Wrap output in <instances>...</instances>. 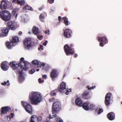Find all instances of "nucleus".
<instances>
[{"label":"nucleus","instance_id":"f257e3e1","mask_svg":"<svg viewBox=\"0 0 122 122\" xmlns=\"http://www.w3.org/2000/svg\"><path fill=\"white\" fill-rule=\"evenodd\" d=\"M24 66L22 64L21 62L16 63L15 61H12L10 62V65L12 69L14 70H16L15 73L16 74H19L18 80L19 82L21 83L25 80L24 76V74L22 72L23 70H26L27 69V66L28 62L26 61L23 62Z\"/></svg>","mask_w":122,"mask_h":122},{"label":"nucleus","instance_id":"f03ea898","mask_svg":"<svg viewBox=\"0 0 122 122\" xmlns=\"http://www.w3.org/2000/svg\"><path fill=\"white\" fill-rule=\"evenodd\" d=\"M29 98L31 104L36 105L40 102L42 99V96L39 93L32 92L29 96Z\"/></svg>","mask_w":122,"mask_h":122},{"label":"nucleus","instance_id":"7ed1b4c3","mask_svg":"<svg viewBox=\"0 0 122 122\" xmlns=\"http://www.w3.org/2000/svg\"><path fill=\"white\" fill-rule=\"evenodd\" d=\"M61 108V105L59 101L57 99H55L53 103L52 112L56 113L59 111Z\"/></svg>","mask_w":122,"mask_h":122},{"label":"nucleus","instance_id":"20e7f679","mask_svg":"<svg viewBox=\"0 0 122 122\" xmlns=\"http://www.w3.org/2000/svg\"><path fill=\"white\" fill-rule=\"evenodd\" d=\"M74 46L73 44H70L69 46L68 44H66L64 47V51L67 56L73 55L74 53V49H72L71 47Z\"/></svg>","mask_w":122,"mask_h":122},{"label":"nucleus","instance_id":"39448f33","mask_svg":"<svg viewBox=\"0 0 122 122\" xmlns=\"http://www.w3.org/2000/svg\"><path fill=\"white\" fill-rule=\"evenodd\" d=\"M0 18L3 21H7L11 19V14L8 11L2 10L1 14H0Z\"/></svg>","mask_w":122,"mask_h":122},{"label":"nucleus","instance_id":"423d86ee","mask_svg":"<svg viewBox=\"0 0 122 122\" xmlns=\"http://www.w3.org/2000/svg\"><path fill=\"white\" fill-rule=\"evenodd\" d=\"M23 44L25 48L27 49L34 45V42L31 40V39L28 37L25 39L23 41Z\"/></svg>","mask_w":122,"mask_h":122},{"label":"nucleus","instance_id":"0eeeda50","mask_svg":"<svg viewBox=\"0 0 122 122\" xmlns=\"http://www.w3.org/2000/svg\"><path fill=\"white\" fill-rule=\"evenodd\" d=\"M21 103L26 111L29 113L31 114L32 112V110L31 106L29 103L23 101L21 102Z\"/></svg>","mask_w":122,"mask_h":122},{"label":"nucleus","instance_id":"6e6552de","mask_svg":"<svg viewBox=\"0 0 122 122\" xmlns=\"http://www.w3.org/2000/svg\"><path fill=\"white\" fill-rule=\"evenodd\" d=\"M9 30L6 27L0 28V37H5L7 36Z\"/></svg>","mask_w":122,"mask_h":122},{"label":"nucleus","instance_id":"1a4fd4ad","mask_svg":"<svg viewBox=\"0 0 122 122\" xmlns=\"http://www.w3.org/2000/svg\"><path fill=\"white\" fill-rule=\"evenodd\" d=\"M98 41L100 42V46L101 47L104 46L103 44H106L108 43L107 37L105 36H102V37H98Z\"/></svg>","mask_w":122,"mask_h":122},{"label":"nucleus","instance_id":"9d476101","mask_svg":"<svg viewBox=\"0 0 122 122\" xmlns=\"http://www.w3.org/2000/svg\"><path fill=\"white\" fill-rule=\"evenodd\" d=\"M32 63L33 65L32 67L36 68L38 67H41V66L44 67L45 64L44 63H41L40 61H38L36 60H34L32 61Z\"/></svg>","mask_w":122,"mask_h":122},{"label":"nucleus","instance_id":"9b49d317","mask_svg":"<svg viewBox=\"0 0 122 122\" xmlns=\"http://www.w3.org/2000/svg\"><path fill=\"white\" fill-rule=\"evenodd\" d=\"M112 94L108 92L106 94L105 97V103L106 106L108 107L110 104L111 98Z\"/></svg>","mask_w":122,"mask_h":122},{"label":"nucleus","instance_id":"f8f14e48","mask_svg":"<svg viewBox=\"0 0 122 122\" xmlns=\"http://www.w3.org/2000/svg\"><path fill=\"white\" fill-rule=\"evenodd\" d=\"M11 110L10 107L9 106H4L2 107L0 110V115L6 114Z\"/></svg>","mask_w":122,"mask_h":122},{"label":"nucleus","instance_id":"ddd939ff","mask_svg":"<svg viewBox=\"0 0 122 122\" xmlns=\"http://www.w3.org/2000/svg\"><path fill=\"white\" fill-rule=\"evenodd\" d=\"M7 26L9 29L14 30L16 28L15 22L14 21H9L7 23Z\"/></svg>","mask_w":122,"mask_h":122},{"label":"nucleus","instance_id":"4468645a","mask_svg":"<svg viewBox=\"0 0 122 122\" xmlns=\"http://www.w3.org/2000/svg\"><path fill=\"white\" fill-rule=\"evenodd\" d=\"M72 32L71 30L68 29H66L64 31L63 35L66 38H69L71 36Z\"/></svg>","mask_w":122,"mask_h":122},{"label":"nucleus","instance_id":"2eb2a0df","mask_svg":"<svg viewBox=\"0 0 122 122\" xmlns=\"http://www.w3.org/2000/svg\"><path fill=\"white\" fill-rule=\"evenodd\" d=\"M7 2L6 0H2L0 4V9L1 10L6 9L7 6Z\"/></svg>","mask_w":122,"mask_h":122},{"label":"nucleus","instance_id":"dca6fc26","mask_svg":"<svg viewBox=\"0 0 122 122\" xmlns=\"http://www.w3.org/2000/svg\"><path fill=\"white\" fill-rule=\"evenodd\" d=\"M66 83L63 81L61 83L59 86H58L57 91L60 92H63V91L66 89Z\"/></svg>","mask_w":122,"mask_h":122},{"label":"nucleus","instance_id":"f3484780","mask_svg":"<svg viewBox=\"0 0 122 122\" xmlns=\"http://www.w3.org/2000/svg\"><path fill=\"white\" fill-rule=\"evenodd\" d=\"M81 96L82 98L86 100H88L90 98L88 92L86 91L83 92Z\"/></svg>","mask_w":122,"mask_h":122},{"label":"nucleus","instance_id":"a211bd4d","mask_svg":"<svg viewBox=\"0 0 122 122\" xmlns=\"http://www.w3.org/2000/svg\"><path fill=\"white\" fill-rule=\"evenodd\" d=\"M0 66L2 69L4 71H6L9 68L8 63L5 61L2 62Z\"/></svg>","mask_w":122,"mask_h":122},{"label":"nucleus","instance_id":"6ab92c4d","mask_svg":"<svg viewBox=\"0 0 122 122\" xmlns=\"http://www.w3.org/2000/svg\"><path fill=\"white\" fill-rule=\"evenodd\" d=\"M107 117L110 120L112 121L115 118V115L113 112L109 113L107 115Z\"/></svg>","mask_w":122,"mask_h":122},{"label":"nucleus","instance_id":"aec40b11","mask_svg":"<svg viewBox=\"0 0 122 122\" xmlns=\"http://www.w3.org/2000/svg\"><path fill=\"white\" fill-rule=\"evenodd\" d=\"M75 103L78 106L81 107L82 106L83 103L80 98H77L75 100Z\"/></svg>","mask_w":122,"mask_h":122},{"label":"nucleus","instance_id":"412c9836","mask_svg":"<svg viewBox=\"0 0 122 122\" xmlns=\"http://www.w3.org/2000/svg\"><path fill=\"white\" fill-rule=\"evenodd\" d=\"M57 72L55 70H52L51 72L50 77L52 78L53 80V79L55 78L57 76Z\"/></svg>","mask_w":122,"mask_h":122},{"label":"nucleus","instance_id":"4be33fe9","mask_svg":"<svg viewBox=\"0 0 122 122\" xmlns=\"http://www.w3.org/2000/svg\"><path fill=\"white\" fill-rule=\"evenodd\" d=\"M89 104L88 103H83L82 107L85 110L88 111L89 110Z\"/></svg>","mask_w":122,"mask_h":122},{"label":"nucleus","instance_id":"5701e85b","mask_svg":"<svg viewBox=\"0 0 122 122\" xmlns=\"http://www.w3.org/2000/svg\"><path fill=\"white\" fill-rule=\"evenodd\" d=\"M13 43L11 41L9 42L7 41L5 43L6 45L7 48L9 49H12V46H13Z\"/></svg>","mask_w":122,"mask_h":122},{"label":"nucleus","instance_id":"b1692460","mask_svg":"<svg viewBox=\"0 0 122 122\" xmlns=\"http://www.w3.org/2000/svg\"><path fill=\"white\" fill-rule=\"evenodd\" d=\"M62 19L64 20V23L66 26L70 24V23L68 20V19L66 17H64L62 18Z\"/></svg>","mask_w":122,"mask_h":122},{"label":"nucleus","instance_id":"393cba45","mask_svg":"<svg viewBox=\"0 0 122 122\" xmlns=\"http://www.w3.org/2000/svg\"><path fill=\"white\" fill-rule=\"evenodd\" d=\"M32 31L33 33L36 35L38 34L39 33L38 28L35 26L33 28Z\"/></svg>","mask_w":122,"mask_h":122},{"label":"nucleus","instance_id":"a878e982","mask_svg":"<svg viewBox=\"0 0 122 122\" xmlns=\"http://www.w3.org/2000/svg\"><path fill=\"white\" fill-rule=\"evenodd\" d=\"M19 41V38L18 37L15 36L13 37V39L11 40V42L13 43L18 42Z\"/></svg>","mask_w":122,"mask_h":122},{"label":"nucleus","instance_id":"bb28decb","mask_svg":"<svg viewBox=\"0 0 122 122\" xmlns=\"http://www.w3.org/2000/svg\"><path fill=\"white\" fill-rule=\"evenodd\" d=\"M89 110H93L96 109V107L94 104H89Z\"/></svg>","mask_w":122,"mask_h":122},{"label":"nucleus","instance_id":"cd10ccee","mask_svg":"<svg viewBox=\"0 0 122 122\" xmlns=\"http://www.w3.org/2000/svg\"><path fill=\"white\" fill-rule=\"evenodd\" d=\"M44 16L43 15L41 14L39 16V19L42 22L44 21Z\"/></svg>","mask_w":122,"mask_h":122},{"label":"nucleus","instance_id":"c85d7f7f","mask_svg":"<svg viewBox=\"0 0 122 122\" xmlns=\"http://www.w3.org/2000/svg\"><path fill=\"white\" fill-rule=\"evenodd\" d=\"M23 9L24 10L26 9L30 10H32L31 9V8L28 5H25V7L23 8Z\"/></svg>","mask_w":122,"mask_h":122},{"label":"nucleus","instance_id":"c756f323","mask_svg":"<svg viewBox=\"0 0 122 122\" xmlns=\"http://www.w3.org/2000/svg\"><path fill=\"white\" fill-rule=\"evenodd\" d=\"M35 118L37 119V120L38 122H41L42 121V118L41 116H39L38 117L36 116H35Z\"/></svg>","mask_w":122,"mask_h":122},{"label":"nucleus","instance_id":"7c9ffc66","mask_svg":"<svg viewBox=\"0 0 122 122\" xmlns=\"http://www.w3.org/2000/svg\"><path fill=\"white\" fill-rule=\"evenodd\" d=\"M34 116H32L30 118V120L29 122H35L34 121V120L35 118Z\"/></svg>","mask_w":122,"mask_h":122},{"label":"nucleus","instance_id":"2f4dec72","mask_svg":"<svg viewBox=\"0 0 122 122\" xmlns=\"http://www.w3.org/2000/svg\"><path fill=\"white\" fill-rule=\"evenodd\" d=\"M56 91V90H54L51 91L50 93V94L52 96H55L56 95V93L55 92Z\"/></svg>","mask_w":122,"mask_h":122},{"label":"nucleus","instance_id":"473e14b6","mask_svg":"<svg viewBox=\"0 0 122 122\" xmlns=\"http://www.w3.org/2000/svg\"><path fill=\"white\" fill-rule=\"evenodd\" d=\"M9 81V80H7L6 82L5 81L4 83L2 82L1 83V84L3 85H6L7 86H8L10 84Z\"/></svg>","mask_w":122,"mask_h":122},{"label":"nucleus","instance_id":"72a5a7b5","mask_svg":"<svg viewBox=\"0 0 122 122\" xmlns=\"http://www.w3.org/2000/svg\"><path fill=\"white\" fill-rule=\"evenodd\" d=\"M103 112V110L102 109L99 108L98 109V112H97L98 114H99Z\"/></svg>","mask_w":122,"mask_h":122},{"label":"nucleus","instance_id":"f704fd0d","mask_svg":"<svg viewBox=\"0 0 122 122\" xmlns=\"http://www.w3.org/2000/svg\"><path fill=\"white\" fill-rule=\"evenodd\" d=\"M71 92V90L70 89H68L66 90V91L65 93V94L66 95H68L69 94V92Z\"/></svg>","mask_w":122,"mask_h":122},{"label":"nucleus","instance_id":"c9c22d12","mask_svg":"<svg viewBox=\"0 0 122 122\" xmlns=\"http://www.w3.org/2000/svg\"><path fill=\"white\" fill-rule=\"evenodd\" d=\"M95 87V86H92L91 87H90V86H86V88H88V89L89 90L91 89H94V88Z\"/></svg>","mask_w":122,"mask_h":122},{"label":"nucleus","instance_id":"e433bc0d","mask_svg":"<svg viewBox=\"0 0 122 122\" xmlns=\"http://www.w3.org/2000/svg\"><path fill=\"white\" fill-rule=\"evenodd\" d=\"M35 70L34 69H32L30 70L29 71V73L30 74H33L35 72Z\"/></svg>","mask_w":122,"mask_h":122},{"label":"nucleus","instance_id":"4c0bfd02","mask_svg":"<svg viewBox=\"0 0 122 122\" xmlns=\"http://www.w3.org/2000/svg\"><path fill=\"white\" fill-rule=\"evenodd\" d=\"M17 1V3L19 5H22L23 4H22V2L21 1L19 0H16Z\"/></svg>","mask_w":122,"mask_h":122},{"label":"nucleus","instance_id":"58836bf2","mask_svg":"<svg viewBox=\"0 0 122 122\" xmlns=\"http://www.w3.org/2000/svg\"><path fill=\"white\" fill-rule=\"evenodd\" d=\"M43 46L42 45H40V47L38 48L39 50L40 49H41L42 50H43Z\"/></svg>","mask_w":122,"mask_h":122},{"label":"nucleus","instance_id":"ea45409f","mask_svg":"<svg viewBox=\"0 0 122 122\" xmlns=\"http://www.w3.org/2000/svg\"><path fill=\"white\" fill-rule=\"evenodd\" d=\"M43 37V36L42 35H40V36H37V38L40 40H42V38Z\"/></svg>","mask_w":122,"mask_h":122},{"label":"nucleus","instance_id":"a19ab883","mask_svg":"<svg viewBox=\"0 0 122 122\" xmlns=\"http://www.w3.org/2000/svg\"><path fill=\"white\" fill-rule=\"evenodd\" d=\"M39 82V83H43L44 82L43 80H41V78H39L38 79Z\"/></svg>","mask_w":122,"mask_h":122},{"label":"nucleus","instance_id":"79ce46f5","mask_svg":"<svg viewBox=\"0 0 122 122\" xmlns=\"http://www.w3.org/2000/svg\"><path fill=\"white\" fill-rule=\"evenodd\" d=\"M45 33L46 34L47 33L48 35H49L50 34V30L49 29L47 30V31L45 30Z\"/></svg>","mask_w":122,"mask_h":122},{"label":"nucleus","instance_id":"37998d69","mask_svg":"<svg viewBox=\"0 0 122 122\" xmlns=\"http://www.w3.org/2000/svg\"><path fill=\"white\" fill-rule=\"evenodd\" d=\"M24 58L23 57H21L20 59V62H21V64L23 63V61Z\"/></svg>","mask_w":122,"mask_h":122},{"label":"nucleus","instance_id":"c03bdc74","mask_svg":"<svg viewBox=\"0 0 122 122\" xmlns=\"http://www.w3.org/2000/svg\"><path fill=\"white\" fill-rule=\"evenodd\" d=\"M49 3L50 4H52L54 2V0H48Z\"/></svg>","mask_w":122,"mask_h":122},{"label":"nucleus","instance_id":"a18cd8bd","mask_svg":"<svg viewBox=\"0 0 122 122\" xmlns=\"http://www.w3.org/2000/svg\"><path fill=\"white\" fill-rule=\"evenodd\" d=\"M48 42L47 41H45V42H44L43 43V44L44 46H45L47 44V43Z\"/></svg>","mask_w":122,"mask_h":122},{"label":"nucleus","instance_id":"49530a36","mask_svg":"<svg viewBox=\"0 0 122 122\" xmlns=\"http://www.w3.org/2000/svg\"><path fill=\"white\" fill-rule=\"evenodd\" d=\"M47 76L46 75H43L42 77L44 79H46V78Z\"/></svg>","mask_w":122,"mask_h":122},{"label":"nucleus","instance_id":"de8ad7c7","mask_svg":"<svg viewBox=\"0 0 122 122\" xmlns=\"http://www.w3.org/2000/svg\"><path fill=\"white\" fill-rule=\"evenodd\" d=\"M58 112H56V113H54L52 112V113L53 114V116L54 117H55L56 116V113H57Z\"/></svg>","mask_w":122,"mask_h":122},{"label":"nucleus","instance_id":"09e8293b","mask_svg":"<svg viewBox=\"0 0 122 122\" xmlns=\"http://www.w3.org/2000/svg\"><path fill=\"white\" fill-rule=\"evenodd\" d=\"M56 121L57 122H63L62 121L60 120L59 119H57Z\"/></svg>","mask_w":122,"mask_h":122},{"label":"nucleus","instance_id":"8fccbe9b","mask_svg":"<svg viewBox=\"0 0 122 122\" xmlns=\"http://www.w3.org/2000/svg\"><path fill=\"white\" fill-rule=\"evenodd\" d=\"M14 114L13 113H11L10 114L11 116V118H13V116L14 115Z\"/></svg>","mask_w":122,"mask_h":122},{"label":"nucleus","instance_id":"3c124183","mask_svg":"<svg viewBox=\"0 0 122 122\" xmlns=\"http://www.w3.org/2000/svg\"><path fill=\"white\" fill-rule=\"evenodd\" d=\"M49 122V118H47L46 121H45V122Z\"/></svg>","mask_w":122,"mask_h":122},{"label":"nucleus","instance_id":"603ef678","mask_svg":"<svg viewBox=\"0 0 122 122\" xmlns=\"http://www.w3.org/2000/svg\"><path fill=\"white\" fill-rule=\"evenodd\" d=\"M74 57L75 58H76L77 56L78 55L76 54L75 53L74 54Z\"/></svg>","mask_w":122,"mask_h":122},{"label":"nucleus","instance_id":"864d4df0","mask_svg":"<svg viewBox=\"0 0 122 122\" xmlns=\"http://www.w3.org/2000/svg\"><path fill=\"white\" fill-rule=\"evenodd\" d=\"M61 17L60 16H59L58 17V20L60 21H61Z\"/></svg>","mask_w":122,"mask_h":122},{"label":"nucleus","instance_id":"5fc2aeb1","mask_svg":"<svg viewBox=\"0 0 122 122\" xmlns=\"http://www.w3.org/2000/svg\"><path fill=\"white\" fill-rule=\"evenodd\" d=\"M21 2H22V4H24L25 3L24 0H21Z\"/></svg>","mask_w":122,"mask_h":122},{"label":"nucleus","instance_id":"6e6d98bb","mask_svg":"<svg viewBox=\"0 0 122 122\" xmlns=\"http://www.w3.org/2000/svg\"><path fill=\"white\" fill-rule=\"evenodd\" d=\"M49 118V121H50V119H51L52 118V117H51V115H49V117H47V118H46V119L47 118Z\"/></svg>","mask_w":122,"mask_h":122},{"label":"nucleus","instance_id":"4d7b16f0","mask_svg":"<svg viewBox=\"0 0 122 122\" xmlns=\"http://www.w3.org/2000/svg\"><path fill=\"white\" fill-rule=\"evenodd\" d=\"M22 33V32L21 31H20L19 32L18 35L19 36H20L21 35Z\"/></svg>","mask_w":122,"mask_h":122},{"label":"nucleus","instance_id":"13d9d810","mask_svg":"<svg viewBox=\"0 0 122 122\" xmlns=\"http://www.w3.org/2000/svg\"><path fill=\"white\" fill-rule=\"evenodd\" d=\"M54 99V97H52V98H51V99L52 100V102H53V101H54L55 100V99Z\"/></svg>","mask_w":122,"mask_h":122},{"label":"nucleus","instance_id":"bf43d9fd","mask_svg":"<svg viewBox=\"0 0 122 122\" xmlns=\"http://www.w3.org/2000/svg\"><path fill=\"white\" fill-rule=\"evenodd\" d=\"M49 101L50 102H51L52 101H51V99H49Z\"/></svg>","mask_w":122,"mask_h":122},{"label":"nucleus","instance_id":"052dcab7","mask_svg":"<svg viewBox=\"0 0 122 122\" xmlns=\"http://www.w3.org/2000/svg\"><path fill=\"white\" fill-rule=\"evenodd\" d=\"M42 9V8H39V10H41Z\"/></svg>","mask_w":122,"mask_h":122},{"label":"nucleus","instance_id":"680f3d73","mask_svg":"<svg viewBox=\"0 0 122 122\" xmlns=\"http://www.w3.org/2000/svg\"><path fill=\"white\" fill-rule=\"evenodd\" d=\"M17 14H16V15H15V18H16L17 17Z\"/></svg>","mask_w":122,"mask_h":122},{"label":"nucleus","instance_id":"e2e57ef3","mask_svg":"<svg viewBox=\"0 0 122 122\" xmlns=\"http://www.w3.org/2000/svg\"><path fill=\"white\" fill-rule=\"evenodd\" d=\"M39 69H37L36 70V71H39Z\"/></svg>","mask_w":122,"mask_h":122},{"label":"nucleus","instance_id":"0e129e2a","mask_svg":"<svg viewBox=\"0 0 122 122\" xmlns=\"http://www.w3.org/2000/svg\"><path fill=\"white\" fill-rule=\"evenodd\" d=\"M77 78L78 79H79V80H81L80 79V78L79 77H77Z\"/></svg>","mask_w":122,"mask_h":122},{"label":"nucleus","instance_id":"69168bd1","mask_svg":"<svg viewBox=\"0 0 122 122\" xmlns=\"http://www.w3.org/2000/svg\"><path fill=\"white\" fill-rule=\"evenodd\" d=\"M2 12V11H0V14H1Z\"/></svg>","mask_w":122,"mask_h":122},{"label":"nucleus","instance_id":"338daca9","mask_svg":"<svg viewBox=\"0 0 122 122\" xmlns=\"http://www.w3.org/2000/svg\"><path fill=\"white\" fill-rule=\"evenodd\" d=\"M13 2H15V0H13Z\"/></svg>","mask_w":122,"mask_h":122}]
</instances>
